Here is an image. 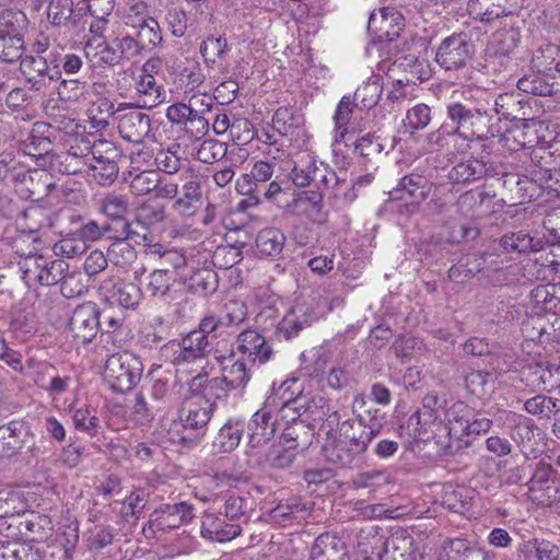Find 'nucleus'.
<instances>
[{
  "label": "nucleus",
  "mask_w": 560,
  "mask_h": 560,
  "mask_svg": "<svg viewBox=\"0 0 560 560\" xmlns=\"http://www.w3.org/2000/svg\"><path fill=\"white\" fill-rule=\"evenodd\" d=\"M142 165L149 167H155L160 173L164 175H172L179 170L180 161L175 153L163 148L152 154V158H142Z\"/></svg>",
  "instance_id": "54"
},
{
  "label": "nucleus",
  "mask_w": 560,
  "mask_h": 560,
  "mask_svg": "<svg viewBox=\"0 0 560 560\" xmlns=\"http://www.w3.org/2000/svg\"><path fill=\"white\" fill-rule=\"evenodd\" d=\"M105 378L110 382V387L116 392H128L136 386L135 375L124 368L119 357L110 355L105 364Z\"/></svg>",
  "instance_id": "31"
},
{
  "label": "nucleus",
  "mask_w": 560,
  "mask_h": 560,
  "mask_svg": "<svg viewBox=\"0 0 560 560\" xmlns=\"http://www.w3.org/2000/svg\"><path fill=\"white\" fill-rule=\"evenodd\" d=\"M220 363L221 378L233 390L243 389L250 380V374L243 360L235 359L234 354L229 357H218Z\"/></svg>",
  "instance_id": "26"
},
{
  "label": "nucleus",
  "mask_w": 560,
  "mask_h": 560,
  "mask_svg": "<svg viewBox=\"0 0 560 560\" xmlns=\"http://www.w3.org/2000/svg\"><path fill=\"white\" fill-rule=\"evenodd\" d=\"M468 493L469 491L464 487L446 485L443 488L441 503L448 511L464 515L471 506V498Z\"/></svg>",
  "instance_id": "41"
},
{
  "label": "nucleus",
  "mask_w": 560,
  "mask_h": 560,
  "mask_svg": "<svg viewBox=\"0 0 560 560\" xmlns=\"http://www.w3.org/2000/svg\"><path fill=\"white\" fill-rule=\"evenodd\" d=\"M446 117L453 124L454 132L464 140L486 139L491 119L486 106L468 100L452 101L446 105Z\"/></svg>",
  "instance_id": "2"
},
{
  "label": "nucleus",
  "mask_w": 560,
  "mask_h": 560,
  "mask_svg": "<svg viewBox=\"0 0 560 560\" xmlns=\"http://www.w3.org/2000/svg\"><path fill=\"white\" fill-rule=\"evenodd\" d=\"M447 400L444 395L428 393L422 399V406L409 419V425L413 427L415 438L419 441L441 439L444 431Z\"/></svg>",
  "instance_id": "4"
},
{
  "label": "nucleus",
  "mask_w": 560,
  "mask_h": 560,
  "mask_svg": "<svg viewBox=\"0 0 560 560\" xmlns=\"http://www.w3.org/2000/svg\"><path fill=\"white\" fill-rule=\"evenodd\" d=\"M201 534L218 542H226L241 534V526L238 524L226 523L225 517H215L214 515H207L201 525Z\"/></svg>",
  "instance_id": "28"
},
{
  "label": "nucleus",
  "mask_w": 560,
  "mask_h": 560,
  "mask_svg": "<svg viewBox=\"0 0 560 560\" xmlns=\"http://www.w3.org/2000/svg\"><path fill=\"white\" fill-rule=\"evenodd\" d=\"M404 28V16L392 7H383L371 12L368 30L376 35L380 42L397 39Z\"/></svg>",
  "instance_id": "12"
},
{
  "label": "nucleus",
  "mask_w": 560,
  "mask_h": 560,
  "mask_svg": "<svg viewBox=\"0 0 560 560\" xmlns=\"http://www.w3.org/2000/svg\"><path fill=\"white\" fill-rule=\"evenodd\" d=\"M385 413L370 408L354 418H347L339 427V435L323 445L326 459L341 466L350 465L362 455L381 432Z\"/></svg>",
  "instance_id": "1"
},
{
  "label": "nucleus",
  "mask_w": 560,
  "mask_h": 560,
  "mask_svg": "<svg viewBox=\"0 0 560 560\" xmlns=\"http://www.w3.org/2000/svg\"><path fill=\"white\" fill-rule=\"evenodd\" d=\"M228 152V145L215 139H207L199 145L196 158L205 164H212L222 160Z\"/></svg>",
  "instance_id": "64"
},
{
  "label": "nucleus",
  "mask_w": 560,
  "mask_h": 560,
  "mask_svg": "<svg viewBox=\"0 0 560 560\" xmlns=\"http://www.w3.org/2000/svg\"><path fill=\"white\" fill-rule=\"evenodd\" d=\"M138 237V232L133 230V233L126 235L120 232V237L112 245L110 253L117 257L116 264L121 266L131 265L137 260L138 253L135 247Z\"/></svg>",
  "instance_id": "45"
},
{
  "label": "nucleus",
  "mask_w": 560,
  "mask_h": 560,
  "mask_svg": "<svg viewBox=\"0 0 560 560\" xmlns=\"http://www.w3.org/2000/svg\"><path fill=\"white\" fill-rule=\"evenodd\" d=\"M494 423L509 431L511 440L516 444L521 454L526 460L529 459L533 453L534 431L537 429L534 421L514 411L499 410L494 416Z\"/></svg>",
  "instance_id": "6"
},
{
  "label": "nucleus",
  "mask_w": 560,
  "mask_h": 560,
  "mask_svg": "<svg viewBox=\"0 0 560 560\" xmlns=\"http://www.w3.org/2000/svg\"><path fill=\"white\" fill-rule=\"evenodd\" d=\"M472 47L467 35L459 33L445 37L439 45L435 61L446 71L459 70L467 66Z\"/></svg>",
  "instance_id": "8"
},
{
  "label": "nucleus",
  "mask_w": 560,
  "mask_h": 560,
  "mask_svg": "<svg viewBox=\"0 0 560 560\" xmlns=\"http://www.w3.org/2000/svg\"><path fill=\"white\" fill-rule=\"evenodd\" d=\"M191 388H200L201 395H198V398L207 399L209 402H214L215 405L218 400H224L229 396V393L233 390L220 376L208 378L202 375H197L192 378Z\"/></svg>",
  "instance_id": "34"
},
{
  "label": "nucleus",
  "mask_w": 560,
  "mask_h": 560,
  "mask_svg": "<svg viewBox=\"0 0 560 560\" xmlns=\"http://www.w3.org/2000/svg\"><path fill=\"white\" fill-rule=\"evenodd\" d=\"M492 175H494L492 165H488L482 160L469 159L454 165L448 172V179L452 183L465 184Z\"/></svg>",
  "instance_id": "25"
},
{
  "label": "nucleus",
  "mask_w": 560,
  "mask_h": 560,
  "mask_svg": "<svg viewBox=\"0 0 560 560\" xmlns=\"http://www.w3.org/2000/svg\"><path fill=\"white\" fill-rule=\"evenodd\" d=\"M142 200V225L153 224L164 220L165 205L170 198L155 197L154 195H145Z\"/></svg>",
  "instance_id": "60"
},
{
  "label": "nucleus",
  "mask_w": 560,
  "mask_h": 560,
  "mask_svg": "<svg viewBox=\"0 0 560 560\" xmlns=\"http://www.w3.org/2000/svg\"><path fill=\"white\" fill-rule=\"evenodd\" d=\"M88 248L89 245L78 232L61 238L52 247L56 255H61L67 258L80 256L84 254Z\"/></svg>",
  "instance_id": "63"
},
{
  "label": "nucleus",
  "mask_w": 560,
  "mask_h": 560,
  "mask_svg": "<svg viewBox=\"0 0 560 560\" xmlns=\"http://www.w3.org/2000/svg\"><path fill=\"white\" fill-rule=\"evenodd\" d=\"M284 178L283 173H280L269 184H256V188H254L256 196L249 197L246 202L256 206L259 203V196L266 200L277 201L281 194L290 189L289 186H284Z\"/></svg>",
  "instance_id": "49"
},
{
  "label": "nucleus",
  "mask_w": 560,
  "mask_h": 560,
  "mask_svg": "<svg viewBox=\"0 0 560 560\" xmlns=\"http://www.w3.org/2000/svg\"><path fill=\"white\" fill-rule=\"evenodd\" d=\"M178 192V184L167 180L155 167L142 165V196L175 198Z\"/></svg>",
  "instance_id": "20"
},
{
  "label": "nucleus",
  "mask_w": 560,
  "mask_h": 560,
  "mask_svg": "<svg viewBox=\"0 0 560 560\" xmlns=\"http://www.w3.org/2000/svg\"><path fill=\"white\" fill-rule=\"evenodd\" d=\"M475 417V410L464 401H455L448 408L445 416V430L441 431V438L456 436L463 440L469 420Z\"/></svg>",
  "instance_id": "18"
},
{
  "label": "nucleus",
  "mask_w": 560,
  "mask_h": 560,
  "mask_svg": "<svg viewBox=\"0 0 560 560\" xmlns=\"http://www.w3.org/2000/svg\"><path fill=\"white\" fill-rule=\"evenodd\" d=\"M353 486L357 489L375 490L392 482V476L385 469H370L358 474L353 478Z\"/></svg>",
  "instance_id": "58"
},
{
  "label": "nucleus",
  "mask_w": 560,
  "mask_h": 560,
  "mask_svg": "<svg viewBox=\"0 0 560 560\" xmlns=\"http://www.w3.org/2000/svg\"><path fill=\"white\" fill-rule=\"evenodd\" d=\"M493 374L483 371H472L465 378L466 388L478 398H483L493 390Z\"/></svg>",
  "instance_id": "56"
},
{
  "label": "nucleus",
  "mask_w": 560,
  "mask_h": 560,
  "mask_svg": "<svg viewBox=\"0 0 560 560\" xmlns=\"http://www.w3.org/2000/svg\"><path fill=\"white\" fill-rule=\"evenodd\" d=\"M178 348L179 352L175 357L177 364L195 362L210 352L209 337L191 330L180 339Z\"/></svg>",
  "instance_id": "23"
},
{
  "label": "nucleus",
  "mask_w": 560,
  "mask_h": 560,
  "mask_svg": "<svg viewBox=\"0 0 560 560\" xmlns=\"http://www.w3.org/2000/svg\"><path fill=\"white\" fill-rule=\"evenodd\" d=\"M524 100H516L513 94H500L494 100L493 110L495 114L509 120H530L525 110Z\"/></svg>",
  "instance_id": "36"
},
{
  "label": "nucleus",
  "mask_w": 560,
  "mask_h": 560,
  "mask_svg": "<svg viewBox=\"0 0 560 560\" xmlns=\"http://www.w3.org/2000/svg\"><path fill=\"white\" fill-rule=\"evenodd\" d=\"M296 455L294 446L283 444L282 441L279 444L272 445L267 455L266 462L272 468L284 469L291 466Z\"/></svg>",
  "instance_id": "61"
},
{
  "label": "nucleus",
  "mask_w": 560,
  "mask_h": 560,
  "mask_svg": "<svg viewBox=\"0 0 560 560\" xmlns=\"http://www.w3.org/2000/svg\"><path fill=\"white\" fill-rule=\"evenodd\" d=\"M345 542L328 533L319 535L311 549V560H346Z\"/></svg>",
  "instance_id": "27"
},
{
  "label": "nucleus",
  "mask_w": 560,
  "mask_h": 560,
  "mask_svg": "<svg viewBox=\"0 0 560 560\" xmlns=\"http://www.w3.org/2000/svg\"><path fill=\"white\" fill-rule=\"evenodd\" d=\"M248 429L250 431V443L253 446H259L270 441L275 432L279 430L275 416L267 407L254 413L249 421Z\"/></svg>",
  "instance_id": "22"
},
{
  "label": "nucleus",
  "mask_w": 560,
  "mask_h": 560,
  "mask_svg": "<svg viewBox=\"0 0 560 560\" xmlns=\"http://www.w3.org/2000/svg\"><path fill=\"white\" fill-rule=\"evenodd\" d=\"M244 428V422L240 420H229L219 430L212 442L213 453H230L234 451L241 442Z\"/></svg>",
  "instance_id": "33"
},
{
  "label": "nucleus",
  "mask_w": 560,
  "mask_h": 560,
  "mask_svg": "<svg viewBox=\"0 0 560 560\" xmlns=\"http://www.w3.org/2000/svg\"><path fill=\"white\" fill-rule=\"evenodd\" d=\"M523 560H556L559 557V548L548 541L533 539L523 542L518 548V557Z\"/></svg>",
  "instance_id": "40"
},
{
  "label": "nucleus",
  "mask_w": 560,
  "mask_h": 560,
  "mask_svg": "<svg viewBox=\"0 0 560 560\" xmlns=\"http://www.w3.org/2000/svg\"><path fill=\"white\" fill-rule=\"evenodd\" d=\"M303 114L293 107H279L272 117V129L282 137H293L299 135L304 126Z\"/></svg>",
  "instance_id": "30"
},
{
  "label": "nucleus",
  "mask_w": 560,
  "mask_h": 560,
  "mask_svg": "<svg viewBox=\"0 0 560 560\" xmlns=\"http://www.w3.org/2000/svg\"><path fill=\"white\" fill-rule=\"evenodd\" d=\"M237 349L254 364H265L272 355V349L265 338L255 330H244L237 336Z\"/></svg>",
  "instance_id": "16"
},
{
  "label": "nucleus",
  "mask_w": 560,
  "mask_h": 560,
  "mask_svg": "<svg viewBox=\"0 0 560 560\" xmlns=\"http://www.w3.org/2000/svg\"><path fill=\"white\" fill-rule=\"evenodd\" d=\"M214 409V402L198 398V395L187 399L179 410V420L183 428L196 431L197 436L203 435Z\"/></svg>",
  "instance_id": "13"
},
{
  "label": "nucleus",
  "mask_w": 560,
  "mask_h": 560,
  "mask_svg": "<svg viewBox=\"0 0 560 560\" xmlns=\"http://www.w3.org/2000/svg\"><path fill=\"white\" fill-rule=\"evenodd\" d=\"M0 560H44L39 549L19 541H0Z\"/></svg>",
  "instance_id": "44"
},
{
  "label": "nucleus",
  "mask_w": 560,
  "mask_h": 560,
  "mask_svg": "<svg viewBox=\"0 0 560 560\" xmlns=\"http://www.w3.org/2000/svg\"><path fill=\"white\" fill-rule=\"evenodd\" d=\"M500 244L509 253L537 252L542 247L540 240H535L525 231L504 234L500 240Z\"/></svg>",
  "instance_id": "43"
},
{
  "label": "nucleus",
  "mask_w": 560,
  "mask_h": 560,
  "mask_svg": "<svg viewBox=\"0 0 560 560\" xmlns=\"http://www.w3.org/2000/svg\"><path fill=\"white\" fill-rule=\"evenodd\" d=\"M530 70L542 72L547 77L560 73V46L552 43H544L534 51L530 59Z\"/></svg>",
  "instance_id": "24"
},
{
  "label": "nucleus",
  "mask_w": 560,
  "mask_h": 560,
  "mask_svg": "<svg viewBox=\"0 0 560 560\" xmlns=\"http://www.w3.org/2000/svg\"><path fill=\"white\" fill-rule=\"evenodd\" d=\"M83 52L94 67L114 66L121 60V55H118L117 48L112 47L100 37L88 40Z\"/></svg>",
  "instance_id": "29"
},
{
  "label": "nucleus",
  "mask_w": 560,
  "mask_h": 560,
  "mask_svg": "<svg viewBox=\"0 0 560 560\" xmlns=\"http://www.w3.org/2000/svg\"><path fill=\"white\" fill-rule=\"evenodd\" d=\"M19 269L24 283L28 288H33L37 284L49 287L62 281V294L66 296L72 294V291L67 292V288L73 277L67 278L69 265L63 259H49L43 255L31 256L19 261Z\"/></svg>",
  "instance_id": "3"
},
{
  "label": "nucleus",
  "mask_w": 560,
  "mask_h": 560,
  "mask_svg": "<svg viewBox=\"0 0 560 560\" xmlns=\"http://www.w3.org/2000/svg\"><path fill=\"white\" fill-rule=\"evenodd\" d=\"M311 177L312 184L317 189V192H314L310 198L314 206L320 205L324 195L341 198L347 202L355 198L353 192L355 184L348 183L346 178L339 176L328 165L322 162L317 164L315 159Z\"/></svg>",
  "instance_id": "5"
},
{
  "label": "nucleus",
  "mask_w": 560,
  "mask_h": 560,
  "mask_svg": "<svg viewBox=\"0 0 560 560\" xmlns=\"http://www.w3.org/2000/svg\"><path fill=\"white\" fill-rule=\"evenodd\" d=\"M101 209L105 215L112 218L116 224V231L126 233V235H130L133 233L132 225L136 223L140 224V218L138 214H135L133 221L130 222L125 215L128 212V206L125 198L116 195H107L102 200Z\"/></svg>",
  "instance_id": "19"
},
{
  "label": "nucleus",
  "mask_w": 560,
  "mask_h": 560,
  "mask_svg": "<svg viewBox=\"0 0 560 560\" xmlns=\"http://www.w3.org/2000/svg\"><path fill=\"white\" fill-rule=\"evenodd\" d=\"M492 197L483 189L469 190L458 197L456 206L463 214L474 215Z\"/></svg>",
  "instance_id": "57"
},
{
  "label": "nucleus",
  "mask_w": 560,
  "mask_h": 560,
  "mask_svg": "<svg viewBox=\"0 0 560 560\" xmlns=\"http://www.w3.org/2000/svg\"><path fill=\"white\" fill-rule=\"evenodd\" d=\"M23 425L18 421H11L0 427V455L12 456L22 447Z\"/></svg>",
  "instance_id": "47"
},
{
  "label": "nucleus",
  "mask_w": 560,
  "mask_h": 560,
  "mask_svg": "<svg viewBox=\"0 0 560 560\" xmlns=\"http://www.w3.org/2000/svg\"><path fill=\"white\" fill-rule=\"evenodd\" d=\"M88 168L93 179L102 186L112 185L119 173V167L115 159L110 156H105V160H101V162H90Z\"/></svg>",
  "instance_id": "51"
},
{
  "label": "nucleus",
  "mask_w": 560,
  "mask_h": 560,
  "mask_svg": "<svg viewBox=\"0 0 560 560\" xmlns=\"http://www.w3.org/2000/svg\"><path fill=\"white\" fill-rule=\"evenodd\" d=\"M392 548L393 560H423L422 553H417L413 549V539L410 537L392 538L385 545V552L388 553Z\"/></svg>",
  "instance_id": "59"
},
{
  "label": "nucleus",
  "mask_w": 560,
  "mask_h": 560,
  "mask_svg": "<svg viewBox=\"0 0 560 560\" xmlns=\"http://www.w3.org/2000/svg\"><path fill=\"white\" fill-rule=\"evenodd\" d=\"M20 71L34 91L45 89L61 77L59 65H48L47 59L39 55L24 56L20 61Z\"/></svg>",
  "instance_id": "10"
},
{
  "label": "nucleus",
  "mask_w": 560,
  "mask_h": 560,
  "mask_svg": "<svg viewBox=\"0 0 560 560\" xmlns=\"http://www.w3.org/2000/svg\"><path fill=\"white\" fill-rule=\"evenodd\" d=\"M279 430H282L280 441L298 450L308 444L314 429L306 424L305 421H298L293 424L281 427Z\"/></svg>",
  "instance_id": "48"
},
{
  "label": "nucleus",
  "mask_w": 560,
  "mask_h": 560,
  "mask_svg": "<svg viewBox=\"0 0 560 560\" xmlns=\"http://www.w3.org/2000/svg\"><path fill=\"white\" fill-rule=\"evenodd\" d=\"M532 310L536 315H558L560 287L555 283L539 284L529 294Z\"/></svg>",
  "instance_id": "21"
},
{
  "label": "nucleus",
  "mask_w": 560,
  "mask_h": 560,
  "mask_svg": "<svg viewBox=\"0 0 560 560\" xmlns=\"http://www.w3.org/2000/svg\"><path fill=\"white\" fill-rule=\"evenodd\" d=\"M147 119L148 130L142 137V158H152L156 151L162 149L164 129L159 121H152L148 115L142 114V121Z\"/></svg>",
  "instance_id": "52"
},
{
  "label": "nucleus",
  "mask_w": 560,
  "mask_h": 560,
  "mask_svg": "<svg viewBox=\"0 0 560 560\" xmlns=\"http://www.w3.org/2000/svg\"><path fill=\"white\" fill-rule=\"evenodd\" d=\"M98 328H102V319L94 305H80L74 310L70 318L69 331L78 343L91 342Z\"/></svg>",
  "instance_id": "14"
},
{
  "label": "nucleus",
  "mask_w": 560,
  "mask_h": 560,
  "mask_svg": "<svg viewBox=\"0 0 560 560\" xmlns=\"http://www.w3.org/2000/svg\"><path fill=\"white\" fill-rule=\"evenodd\" d=\"M182 180L183 196L176 199L174 207L182 214H190L194 212V203L202 197L200 180L195 175H186Z\"/></svg>",
  "instance_id": "37"
},
{
  "label": "nucleus",
  "mask_w": 560,
  "mask_h": 560,
  "mask_svg": "<svg viewBox=\"0 0 560 560\" xmlns=\"http://www.w3.org/2000/svg\"><path fill=\"white\" fill-rule=\"evenodd\" d=\"M191 518L192 508L188 503L165 504L152 512L148 526L142 527V535L149 537L156 530L178 528Z\"/></svg>",
  "instance_id": "11"
},
{
  "label": "nucleus",
  "mask_w": 560,
  "mask_h": 560,
  "mask_svg": "<svg viewBox=\"0 0 560 560\" xmlns=\"http://www.w3.org/2000/svg\"><path fill=\"white\" fill-rule=\"evenodd\" d=\"M432 119V109L424 103H419L409 108L402 120L410 133L425 129Z\"/></svg>",
  "instance_id": "53"
},
{
  "label": "nucleus",
  "mask_w": 560,
  "mask_h": 560,
  "mask_svg": "<svg viewBox=\"0 0 560 560\" xmlns=\"http://www.w3.org/2000/svg\"><path fill=\"white\" fill-rule=\"evenodd\" d=\"M381 95V79L380 77H372L355 90L353 100L360 107L370 109L378 103Z\"/></svg>",
  "instance_id": "50"
},
{
  "label": "nucleus",
  "mask_w": 560,
  "mask_h": 560,
  "mask_svg": "<svg viewBox=\"0 0 560 560\" xmlns=\"http://www.w3.org/2000/svg\"><path fill=\"white\" fill-rule=\"evenodd\" d=\"M298 392V400L301 401V405H303L301 408L302 420L305 421L306 424L314 428L313 423L323 420L325 412L328 411V400L323 396L307 397L300 395V388Z\"/></svg>",
  "instance_id": "42"
},
{
  "label": "nucleus",
  "mask_w": 560,
  "mask_h": 560,
  "mask_svg": "<svg viewBox=\"0 0 560 560\" xmlns=\"http://www.w3.org/2000/svg\"><path fill=\"white\" fill-rule=\"evenodd\" d=\"M431 188V183L424 176L412 173L401 177L388 196L390 200L405 201L407 211L413 213L429 197Z\"/></svg>",
  "instance_id": "9"
},
{
  "label": "nucleus",
  "mask_w": 560,
  "mask_h": 560,
  "mask_svg": "<svg viewBox=\"0 0 560 560\" xmlns=\"http://www.w3.org/2000/svg\"><path fill=\"white\" fill-rule=\"evenodd\" d=\"M549 78L550 77L545 75L542 72L529 69L527 73H524L523 77L518 79L517 88L527 94L539 96L553 95L555 88L553 83L549 82Z\"/></svg>",
  "instance_id": "38"
},
{
  "label": "nucleus",
  "mask_w": 560,
  "mask_h": 560,
  "mask_svg": "<svg viewBox=\"0 0 560 560\" xmlns=\"http://www.w3.org/2000/svg\"><path fill=\"white\" fill-rule=\"evenodd\" d=\"M101 290L106 299L114 300L127 310H136L140 302V287L133 282H115L113 279H106Z\"/></svg>",
  "instance_id": "17"
},
{
  "label": "nucleus",
  "mask_w": 560,
  "mask_h": 560,
  "mask_svg": "<svg viewBox=\"0 0 560 560\" xmlns=\"http://www.w3.org/2000/svg\"><path fill=\"white\" fill-rule=\"evenodd\" d=\"M125 25L131 27V32L122 33L121 38L118 39L117 50L121 55V59L132 60L137 58L140 52V8L137 0L128 1V9L124 16Z\"/></svg>",
  "instance_id": "15"
},
{
  "label": "nucleus",
  "mask_w": 560,
  "mask_h": 560,
  "mask_svg": "<svg viewBox=\"0 0 560 560\" xmlns=\"http://www.w3.org/2000/svg\"><path fill=\"white\" fill-rule=\"evenodd\" d=\"M285 244V235L277 228H266L256 236V247L260 255L277 258Z\"/></svg>",
  "instance_id": "35"
},
{
  "label": "nucleus",
  "mask_w": 560,
  "mask_h": 560,
  "mask_svg": "<svg viewBox=\"0 0 560 560\" xmlns=\"http://www.w3.org/2000/svg\"><path fill=\"white\" fill-rule=\"evenodd\" d=\"M314 159L313 155L304 153L294 162L290 178L295 186L305 187L312 184L311 175L314 170Z\"/></svg>",
  "instance_id": "62"
},
{
  "label": "nucleus",
  "mask_w": 560,
  "mask_h": 560,
  "mask_svg": "<svg viewBox=\"0 0 560 560\" xmlns=\"http://www.w3.org/2000/svg\"><path fill=\"white\" fill-rule=\"evenodd\" d=\"M524 409L540 419H556L560 416V399L538 394L524 402Z\"/></svg>",
  "instance_id": "39"
},
{
  "label": "nucleus",
  "mask_w": 560,
  "mask_h": 560,
  "mask_svg": "<svg viewBox=\"0 0 560 560\" xmlns=\"http://www.w3.org/2000/svg\"><path fill=\"white\" fill-rule=\"evenodd\" d=\"M282 155H284L283 150L269 148L266 159L257 161L253 165L250 176L255 180V185L267 183L277 174L283 173L284 168L279 161Z\"/></svg>",
  "instance_id": "32"
},
{
  "label": "nucleus",
  "mask_w": 560,
  "mask_h": 560,
  "mask_svg": "<svg viewBox=\"0 0 560 560\" xmlns=\"http://www.w3.org/2000/svg\"><path fill=\"white\" fill-rule=\"evenodd\" d=\"M24 39L13 33L0 31V58L5 62H14L23 58Z\"/></svg>",
  "instance_id": "55"
},
{
  "label": "nucleus",
  "mask_w": 560,
  "mask_h": 560,
  "mask_svg": "<svg viewBox=\"0 0 560 560\" xmlns=\"http://www.w3.org/2000/svg\"><path fill=\"white\" fill-rule=\"evenodd\" d=\"M527 488L529 500L537 505L551 506L560 501V489L555 479V470L548 463L539 462L536 465Z\"/></svg>",
  "instance_id": "7"
},
{
  "label": "nucleus",
  "mask_w": 560,
  "mask_h": 560,
  "mask_svg": "<svg viewBox=\"0 0 560 560\" xmlns=\"http://www.w3.org/2000/svg\"><path fill=\"white\" fill-rule=\"evenodd\" d=\"M311 316L302 305L293 307L279 323L278 329L287 339H291L305 327L310 326Z\"/></svg>",
  "instance_id": "46"
}]
</instances>
